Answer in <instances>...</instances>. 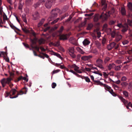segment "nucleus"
Returning <instances> with one entry per match:
<instances>
[{"label": "nucleus", "instance_id": "nucleus-38", "mask_svg": "<svg viewBox=\"0 0 132 132\" xmlns=\"http://www.w3.org/2000/svg\"><path fill=\"white\" fill-rule=\"evenodd\" d=\"M4 59L6 61L9 62H10V60L9 57L7 56L6 55H4Z\"/></svg>", "mask_w": 132, "mask_h": 132}, {"label": "nucleus", "instance_id": "nucleus-11", "mask_svg": "<svg viewBox=\"0 0 132 132\" xmlns=\"http://www.w3.org/2000/svg\"><path fill=\"white\" fill-rule=\"evenodd\" d=\"M33 17V19L36 20L38 19L39 18V14L38 12H36L32 15Z\"/></svg>", "mask_w": 132, "mask_h": 132}, {"label": "nucleus", "instance_id": "nucleus-1", "mask_svg": "<svg viewBox=\"0 0 132 132\" xmlns=\"http://www.w3.org/2000/svg\"><path fill=\"white\" fill-rule=\"evenodd\" d=\"M110 16L109 12L104 14L103 12L100 15L98 14H95L93 19V21L95 22H97L100 21L101 22L103 23L107 21L108 18Z\"/></svg>", "mask_w": 132, "mask_h": 132}, {"label": "nucleus", "instance_id": "nucleus-46", "mask_svg": "<svg viewBox=\"0 0 132 132\" xmlns=\"http://www.w3.org/2000/svg\"><path fill=\"white\" fill-rule=\"evenodd\" d=\"M59 19V18H57V19L54 20L51 23V24H54V23H56Z\"/></svg>", "mask_w": 132, "mask_h": 132}, {"label": "nucleus", "instance_id": "nucleus-63", "mask_svg": "<svg viewBox=\"0 0 132 132\" xmlns=\"http://www.w3.org/2000/svg\"><path fill=\"white\" fill-rule=\"evenodd\" d=\"M126 80L127 78L125 76H123L121 78V80L122 81H126Z\"/></svg>", "mask_w": 132, "mask_h": 132}, {"label": "nucleus", "instance_id": "nucleus-23", "mask_svg": "<svg viewBox=\"0 0 132 132\" xmlns=\"http://www.w3.org/2000/svg\"><path fill=\"white\" fill-rule=\"evenodd\" d=\"M33 0H26V3L27 5H31L32 3Z\"/></svg>", "mask_w": 132, "mask_h": 132}, {"label": "nucleus", "instance_id": "nucleus-52", "mask_svg": "<svg viewBox=\"0 0 132 132\" xmlns=\"http://www.w3.org/2000/svg\"><path fill=\"white\" fill-rule=\"evenodd\" d=\"M113 87L114 89L116 90L118 89L119 88L118 86L115 84H113Z\"/></svg>", "mask_w": 132, "mask_h": 132}, {"label": "nucleus", "instance_id": "nucleus-34", "mask_svg": "<svg viewBox=\"0 0 132 132\" xmlns=\"http://www.w3.org/2000/svg\"><path fill=\"white\" fill-rule=\"evenodd\" d=\"M38 52L40 54L43 55L44 57H46L48 59L49 58V56L47 54H45V53H43V52H41L39 51V52Z\"/></svg>", "mask_w": 132, "mask_h": 132}, {"label": "nucleus", "instance_id": "nucleus-27", "mask_svg": "<svg viewBox=\"0 0 132 132\" xmlns=\"http://www.w3.org/2000/svg\"><path fill=\"white\" fill-rule=\"evenodd\" d=\"M64 29V27L63 26H62L59 30L58 31V32L59 34L60 35L62 33V31Z\"/></svg>", "mask_w": 132, "mask_h": 132}, {"label": "nucleus", "instance_id": "nucleus-41", "mask_svg": "<svg viewBox=\"0 0 132 132\" xmlns=\"http://www.w3.org/2000/svg\"><path fill=\"white\" fill-rule=\"evenodd\" d=\"M11 79L10 78H7L6 79V80L7 82V84H9L11 82Z\"/></svg>", "mask_w": 132, "mask_h": 132}, {"label": "nucleus", "instance_id": "nucleus-14", "mask_svg": "<svg viewBox=\"0 0 132 132\" xmlns=\"http://www.w3.org/2000/svg\"><path fill=\"white\" fill-rule=\"evenodd\" d=\"M127 6L128 10L132 12V3L131 2H128L127 4Z\"/></svg>", "mask_w": 132, "mask_h": 132}, {"label": "nucleus", "instance_id": "nucleus-9", "mask_svg": "<svg viewBox=\"0 0 132 132\" xmlns=\"http://www.w3.org/2000/svg\"><path fill=\"white\" fill-rule=\"evenodd\" d=\"M69 34H61L59 35L60 39L63 40H67L69 37Z\"/></svg>", "mask_w": 132, "mask_h": 132}, {"label": "nucleus", "instance_id": "nucleus-44", "mask_svg": "<svg viewBox=\"0 0 132 132\" xmlns=\"http://www.w3.org/2000/svg\"><path fill=\"white\" fill-rule=\"evenodd\" d=\"M40 5V3H39V2H38L36 3L35 4L34 6V7L36 8L38 7Z\"/></svg>", "mask_w": 132, "mask_h": 132}, {"label": "nucleus", "instance_id": "nucleus-33", "mask_svg": "<svg viewBox=\"0 0 132 132\" xmlns=\"http://www.w3.org/2000/svg\"><path fill=\"white\" fill-rule=\"evenodd\" d=\"M122 66L121 65H119L117 66H116L114 67L115 69L116 70L118 71L120 70L121 68V67Z\"/></svg>", "mask_w": 132, "mask_h": 132}, {"label": "nucleus", "instance_id": "nucleus-47", "mask_svg": "<svg viewBox=\"0 0 132 132\" xmlns=\"http://www.w3.org/2000/svg\"><path fill=\"white\" fill-rule=\"evenodd\" d=\"M121 84L122 86L125 87L128 85V84L126 82H123L121 83Z\"/></svg>", "mask_w": 132, "mask_h": 132}, {"label": "nucleus", "instance_id": "nucleus-56", "mask_svg": "<svg viewBox=\"0 0 132 132\" xmlns=\"http://www.w3.org/2000/svg\"><path fill=\"white\" fill-rule=\"evenodd\" d=\"M55 45L56 46H59L60 45L59 41L55 42L54 43Z\"/></svg>", "mask_w": 132, "mask_h": 132}, {"label": "nucleus", "instance_id": "nucleus-62", "mask_svg": "<svg viewBox=\"0 0 132 132\" xmlns=\"http://www.w3.org/2000/svg\"><path fill=\"white\" fill-rule=\"evenodd\" d=\"M101 36V33L100 32H97V37L98 38H100Z\"/></svg>", "mask_w": 132, "mask_h": 132}, {"label": "nucleus", "instance_id": "nucleus-57", "mask_svg": "<svg viewBox=\"0 0 132 132\" xmlns=\"http://www.w3.org/2000/svg\"><path fill=\"white\" fill-rule=\"evenodd\" d=\"M22 30L25 33H27L28 32V31L26 28H23L22 27Z\"/></svg>", "mask_w": 132, "mask_h": 132}, {"label": "nucleus", "instance_id": "nucleus-37", "mask_svg": "<svg viewBox=\"0 0 132 132\" xmlns=\"http://www.w3.org/2000/svg\"><path fill=\"white\" fill-rule=\"evenodd\" d=\"M2 55H4H4H6V56H7V52H1V53L0 54V57Z\"/></svg>", "mask_w": 132, "mask_h": 132}, {"label": "nucleus", "instance_id": "nucleus-12", "mask_svg": "<svg viewBox=\"0 0 132 132\" xmlns=\"http://www.w3.org/2000/svg\"><path fill=\"white\" fill-rule=\"evenodd\" d=\"M2 86L3 87H4L6 86V84H7L6 79L5 78L3 79L1 81Z\"/></svg>", "mask_w": 132, "mask_h": 132}, {"label": "nucleus", "instance_id": "nucleus-61", "mask_svg": "<svg viewBox=\"0 0 132 132\" xmlns=\"http://www.w3.org/2000/svg\"><path fill=\"white\" fill-rule=\"evenodd\" d=\"M116 63L118 64H119L122 63V61L121 60H117L116 61Z\"/></svg>", "mask_w": 132, "mask_h": 132}, {"label": "nucleus", "instance_id": "nucleus-50", "mask_svg": "<svg viewBox=\"0 0 132 132\" xmlns=\"http://www.w3.org/2000/svg\"><path fill=\"white\" fill-rule=\"evenodd\" d=\"M97 66L102 69H104V68L102 64H98Z\"/></svg>", "mask_w": 132, "mask_h": 132}, {"label": "nucleus", "instance_id": "nucleus-60", "mask_svg": "<svg viewBox=\"0 0 132 132\" xmlns=\"http://www.w3.org/2000/svg\"><path fill=\"white\" fill-rule=\"evenodd\" d=\"M67 70L68 71H69L70 72H71V73H73L75 75L76 74V72H75L73 70H70V71H69L68 69H67Z\"/></svg>", "mask_w": 132, "mask_h": 132}, {"label": "nucleus", "instance_id": "nucleus-28", "mask_svg": "<svg viewBox=\"0 0 132 132\" xmlns=\"http://www.w3.org/2000/svg\"><path fill=\"white\" fill-rule=\"evenodd\" d=\"M22 18L23 21L26 23H27V21L26 17V15L24 14L22 15Z\"/></svg>", "mask_w": 132, "mask_h": 132}, {"label": "nucleus", "instance_id": "nucleus-40", "mask_svg": "<svg viewBox=\"0 0 132 132\" xmlns=\"http://www.w3.org/2000/svg\"><path fill=\"white\" fill-rule=\"evenodd\" d=\"M23 5V4L21 2L19 3L18 7V9L19 10H22Z\"/></svg>", "mask_w": 132, "mask_h": 132}, {"label": "nucleus", "instance_id": "nucleus-39", "mask_svg": "<svg viewBox=\"0 0 132 132\" xmlns=\"http://www.w3.org/2000/svg\"><path fill=\"white\" fill-rule=\"evenodd\" d=\"M68 7L67 6H65L64 7L62 11L63 12H65L67 11L68 9Z\"/></svg>", "mask_w": 132, "mask_h": 132}, {"label": "nucleus", "instance_id": "nucleus-13", "mask_svg": "<svg viewBox=\"0 0 132 132\" xmlns=\"http://www.w3.org/2000/svg\"><path fill=\"white\" fill-rule=\"evenodd\" d=\"M122 36L120 34H117L116 36L115 41L116 42H118L120 41L122 38Z\"/></svg>", "mask_w": 132, "mask_h": 132}, {"label": "nucleus", "instance_id": "nucleus-7", "mask_svg": "<svg viewBox=\"0 0 132 132\" xmlns=\"http://www.w3.org/2000/svg\"><path fill=\"white\" fill-rule=\"evenodd\" d=\"M117 26L120 28H122L121 30V31L123 33L126 32L128 30V26L127 25L123 26L121 24H118Z\"/></svg>", "mask_w": 132, "mask_h": 132}, {"label": "nucleus", "instance_id": "nucleus-20", "mask_svg": "<svg viewBox=\"0 0 132 132\" xmlns=\"http://www.w3.org/2000/svg\"><path fill=\"white\" fill-rule=\"evenodd\" d=\"M93 26V25L92 23H89L87 28V29L88 30H90L92 28Z\"/></svg>", "mask_w": 132, "mask_h": 132}, {"label": "nucleus", "instance_id": "nucleus-19", "mask_svg": "<svg viewBox=\"0 0 132 132\" xmlns=\"http://www.w3.org/2000/svg\"><path fill=\"white\" fill-rule=\"evenodd\" d=\"M17 93L16 95L14 96V97H12V98H15L17 97L19 95H22L23 94V92L22 91L20 90L19 92L18 91H17Z\"/></svg>", "mask_w": 132, "mask_h": 132}, {"label": "nucleus", "instance_id": "nucleus-15", "mask_svg": "<svg viewBox=\"0 0 132 132\" xmlns=\"http://www.w3.org/2000/svg\"><path fill=\"white\" fill-rule=\"evenodd\" d=\"M68 52L69 54L75 53L74 48L73 47H69L68 49Z\"/></svg>", "mask_w": 132, "mask_h": 132}, {"label": "nucleus", "instance_id": "nucleus-26", "mask_svg": "<svg viewBox=\"0 0 132 132\" xmlns=\"http://www.w3.org/2000/svg\"><path fill=\"white\" fill-rule=\"evenodd\" d=\"M38 42L39 44L40 45L42 44H44V40L43 38H41L38 40Z\"/></svg>", "mask_w": 132, "mask_h": 132}, {"label": "nucleus", "instance_id": "nucleus-49", "mask_svg": "<svg viewBox=\"0 0 132 132\" xmlns=\"http://www.w3.org/2000/svg\"><path fill=\"white\" fill-rule=\"evenodd\" d=\"M110 60V58L108 57H107L105 58L104 60V62L105 63H106L107 62H108Z\"/></svg>", "mask_w": 132, "mask_h": 132}, {"label": "nucleus", "instance_id": "nucleus-6", "mask_svg": "<svg viewBox=\"0 0 132 132\" xmlns=\"http://www.w3.org/2000/svg\"><path fill=\"white\" fill-rule=\"evenodd\" d=\"M111 94L114 96H117L125 105L126 104L128 103L127 100H126L124 98L120 96V95H117L114 92L112 93Z\"/></svg>", "mask_w": 132, "mask_h": 132}, {"label": "nucleus", "instance_id": "nucleus-58", "mask_svg": "<svg viewBox=\"0 0 132 132\" xmlns=\"http://www.w3.org/2000/svg\"><path fill=\"white\" fill-rule=\"evenodd\" d=\"M60 70H54L52 72V75L60 71Z\"/></svg>", "mask_w": 132, "mask_h": 132}, {"label": "nucleus", "instance_id": "nucleus-55", "mask_svg": "<svg viewBox=\"0 0 132 132\" xmlns=\"http://www.w3.org/2000/svg\"><path fill=\"white\" fill-rule=\"evenodd\" d=\"M92 72L94 73L98 74L99 75H100L101 76H102V73H99L98 71H94L93 72Z\"/></svg>", "mask_w": 132, "mask_h": 132}, {"label": "nucleus", "instance_id": "nucleus-54", "mask_svg": "<svg viewBox=\"0 0 132 132\" xmlns=\"http://www.w3.org/2000/svg\"><path fill=\"white\" fill-rule=\"evenodd\" d=\"M123 45L127 44L129 43V41L127 40H125L122 42Z\"/></svg>", "mask_w": 132, "mask_h": 132}, {"label": "nucleus", "instance_id": "nucleus-42", "mask_svg": "<svg viewBox=\"0 0 132 132\" xmlns=\"http://www.w3.org/2000/svg\"><path fill=\"white\" fill-rule=\"evenodd\" d=\"M106 39L105 38H103L102 40V44L103 45H104L106 42Z\"/></svg>", "mask_w": 132, "mask_h": 132}, {"label": "nucleus", "instance_id": "nucleus-2", "mask_svg": "<svg viewBox=\"0 0 132 132\" xmlns=\"http://www.w3.org/2000/svg\"><path fill=\"white\" fill-rule=\"evenodd\" d=\"M36 40L37 39L36 38H34V39H30V42L31 43V46L32 48L35 49L37 52H39V47L37 46H34V45H36Z\"/></svg>", "mask_w": 132, "mask_h": 132}, {"label": "nucleus", "instance_id": "nucleus-25", "mask_svg": "<svg viewBox=\"0 0 132 132\" xmlns=\"http://www.w3.org/2000/svg\"><path fill=\"white\" fill-rule=\"evenodd\" d=\"M102 86L104 87L105 89V90L108 91L111 89V87L106 84H103Z\"/></svg>", "mask_w": 132, "mask_h": 132}, {"label": "nucleus", "instance_id": "nucleus-10", "mask_svg": "<svg viewBox=\"0 0 132 132\" xmlns=\"http://www.w3.org/2000/svg\"><path fill=\"white\" fill-rule=\"evenodd\" d=\"M92 56L91 55L88 56H82L81 57V59L82 60L84 61H88L90 60V59L92 58Z\"/></svg>", "mask_w": 132, "mask_h": 132}, {"label": "nucleus", "instance_id": "nucleus-51", "mask_svg": "<svg viewBox=\"0 0 132 132\" xmlns=\"http://www.w3.org/2000/svg\"><path fill=\"white\" fill-rule=\"evenodd\" d=\"M24 46L26 47L29 48L30 50H31V49L30 48L28 44L24 43H23Z\"/></svg>", "mask_w": 132, "mask_h": 132}, {"label": "nucleus", "instance_id": "nucleus-31", "mask_svg": "<svg viewBox=\"0 0 132 132\" xmlns=\"http://www.w3.org/2000/svg\"><path fill=\"white\" fill-rule=\"evenodd\" d=\"M103 62V60L100 59H98L96 61V62L97 64H102Z\"/></svg>", "mask_w": 132, "mask_h": 132}, {"label": "nucleus", "instance_id": "nucleus-17", "mask_svg": "<svg viewBox=\"0 0 132 132\" xmlns=\"http://www.w3.org/2000/svg\"><path fill=\"white\" fill-rule=\"evenodd\" d=\"M94 82L95 85H99L101 86H102L103 85L102 83L98 80H94Z\"/></svg>", "mask_w": 132, "mask_h": 132}, {"label": "nucleus", "instance_id": "nucleus-32", "mask_svg": "<svg viewBox=\"0 0 132 132\" xmlns=\"http://www.w3.org/2000/svg\"><path fill=\"white\" fill-rule=\"evenodd\" d=\"M77 50L81 54H83L85 53V52H84L80 48H77Z\"/></svg>", "mask_w": 132, "mask_h": 132}, {"label": "nucleus", "instance_id": "nucleus-3", "mask_svg": "<svg viewBox=\"0 0 132 132\" xmlns=\"http://www.w3.org/2000/svg\"><path fill=\"white\" fill-rule=\"evenodd\" d=\"M17 92V91L15 89H11L9 92H5V97H7L8 96H9V97L11 98H13L12 97H14V96H12V95H15L16 92Z\"/></svg>", "mask_w": 132, "mask_h": 132}, {"label": "nucleus", "instance_id": "nucleus-48", "mask_svg": "<svg viewBox=\"0 0 132 132\" xmlns=\"http://www.w3.org/2000/svg\"><path fill=\"white\" fill-rule=\"evenodd\" d=\"M22 76H20L19 77L17 78L16 80V82H18L22 79Z\"/></svg>", "mask_w": 132, "mask_h": 132}, {"label": "nucleus", "instance_id": "nucleus-22", "mask_svg": "<svg viewBox=\"0 0 132 132\" xmlns=\"http://www.w3.org/2000/svg\"><path fill=\"white\" fill-rule=\"evenodd\" d=\"M102 5H104L103 9V10H105L107 8V4L106 3L105 1H102Z\"/></svg>", "mask_w": 132, "mask_h": 132}, {"label": "nucleus", "instance_id": "nucleus-43", "mask_svg": "<svg viewBox=\"0 0 132 132\" xmlns=\"http://www.w3.org/2000/svg\"><path fill=\"white\" fill-rule=\"evenodd\" d=\"M3 20H7L8 19L7 17V16L6 15L5 13H4V14L3 15Z\"/></svg>", "mask_w": 132, "mask_h": 132}, {"label": "nucleus", "instance_id": "nucleus-59", "mask_svg": "<svg viewBox=\"0 0 132 132\" xmlns=\"http://www.w3.org/2000/svg\"><path fill=\"white\" fill-rule=\"evenodd\" d=\"M56 83L53 82L52 83V88H54L56 86Z\"/></svg>", "mask_w": 132, "mask_h": 132}, {"label": "nucleus", "instance_id": "nucleus-21", "mask_svg": "<svg viewBox=\"0 0 132 132\" xmlns=\"http://www.w3.org/2000/svg\"><path fill=\"white\" fill-rule=\"evenodd\" d=\"M110 33L111 35V37L113 38H114L118 34L116 33V31L114 30L113 31H111Z\"/></svg>", "mask_w": 132, "mask_h": 132}, {"label": "nucleus", "instance_id": "nucleus-16", "mask_svg": "<svg viewBox=\"0 0 132 132\" xmlns=\"http://www.w3.org/2000/svg\"><path fill=\"white\" fill-rule=\"evenodd\" d=\"M83 44L84 46L88 45L90 43V41L87 39H85L83 42Z\"/></svg>", "mask_w": 132, "mask_h": 132}, {"label": "nucleus", "instance_id": "nucleus-35", "mask_svg": "<svg viewBox=\"0 0 132 132\" xmlns=\"http://www.w3.org/2000/svg\"><path fill=\"white\" fill-rule=\"evenodd\" d=\"M123 94L126 97H128L129 96V94L128 92L124 90L123 91Z\"/></svg>", "mask_w": 132, "mask_h": 132}, {"label": "nucleus", "instance_id": "nucleus-36", "mask_svg": "<svg viewBox=\"0 0 132 132\" xmlns=\"http://www.w3.org/2000/svg\"><path fill=\"white\" fill-rule=\"evenodd\" d=\"M70 56L73 59H75L76 57V55L75 54V53H70L69 54Z\"/></svg>", "mask_w": 132, "mask_h": 132}, {"label": "nucleus", "instance_id": "nucleus-45", "mask_svg": "<svg viewBox=\"0 0 132 132\" xmlns=\"http://www.w3.org/2000/svg\"><path fill=\"white\" fill-rule=\"evenodd\" d=\"M127 21L128 24L130 26H132V21L128 19Z\"/></svg>", "mask_w": 132, "mask_h": 132}, {"label": "nucleus", "instance_id": "nucleus-24", "mask_svg": "<svg viewBox=\"0 0 132 132\" xmlns=\"http://www.w3.org/2000/svg\"><path fill=\"white\" fill-rule=\"evenodd\" d=\"M115 66V65L114 64L112 63L110 64H109L108 66V69L109 70H111L112 68L114 67Z\"/></svg>", "mask_w": 132, "mask_h": 132}, {"label": "nucleus", "instance_id": "nucleus-5", "mask_svg": "<svg viewBox=\"0 0 132 132\" xmlns=\"http://www.w3.org/2000/svg\"><path fill=\"white\" fill-rule=\"evenodd\" d=\"M119 46L118 44L114 42H113L108 45L107 46V48L109 50H111L113 48L117 49L118 48Z\"/></svg>", "mask_w": 132, "mask_h": 132}, {"label": "nucleus", "instance_id": "nucleus-18", "mask_svg": "<svg viewBox=\"0 0 132 132\" xmlns=\"http://www.w3.org/2000/svg\"><path fill=\"white\" fill-rule=\"evenodd\" d=\"M121 12L123 15H125L126 14V11L125 9L123 7H122L121 10Z\"/></svg>", "mask_w": 132, "mask_h": 132}, {"label": "nucleus", "instance_id": "nucleus-29", "mask_svg": "<svg viewBox=\"0 0 132 132\" xmlns=\"http://www.w3.org/2000/svg\"><path fill=\"white\" fill-rule=\"evenodd\" d=\"M53 55H54L56 56L57 57L59 58L60 59H62V57L61 56L60 54H59L58 53H55L54 52H53Z\"/></svg>", "mask_w": 132, "mask_h": 132}, {"label": "nucleus", "instance_id": "nucleus-64", "mask_svg": "<svg viewBox=\"0 0 132 132\" xmlns=\"http://www.w3.org/2000/svg\"><path fill=\"white\" fill-rule=\"evenodd\" d=\"M85 79L86 81L87 82H89L90 81V79L88 77H85Z\"/></svg>", "mask_w": 132, "mask_h": 132}, {"label": "nucleus", "instance_id": "nucleus-30", "mask_svg": "<svg viewBox=\"0 0 132 132\" xmlns=\"http://www.w3.org/2000/svg\"><path fill=\"white\" fill-rule=\"evenodd\" d=\"M10 26L14 30L16 29L18 31H19L20 30L19 29L15 27L13 24L11 23L10 24Z\"/></svg>", "mask_w": 132, "mask_h": 132}, {"label": "nucleus", "instance_id": "nucleus-4", "mask_svg": "<svg viewBox=\"0 0 132 132\" xmlns=\"http://www.w3.org/2000/svg\"><path fill=\"white\" fill-rule=\"evenodd\" d=\"M60 10L57 8L52 10L51 12L50 18L51 19H53L57 16V13L59 12Z\"/></svg>", "mask_w": 132, "mask_h": 132}, {"label": "nucleus", "instance_id": "nucleus-8", "mask_svg": "<svg viewBox=\"0 0 132 132\" xmlns=\"http://www.w3.org/2000/svg\"><path fill=\"white\" fill-rule=\"evenodd\" d=\"M55 0H47L45 4L46 7L48 9H50L53 3Z\"/></svg>", "mask_w": 132, "mask_h": 132}, {"label": "nucleus", "instance_id": "nucleus-53", "mask_svg": "<svg viewBox=\"0 0 132 132\" xmlns=\"http://www.w3.org/2000/svg\"><path fill=\"white\" fill-rule=\"evenodd\" d=\"M115 23V22L113 20H111L109 22V24L110 25L114 24Z\"/></svg>", "mask_w": 132, "mask_h": 132}]
</instances>
